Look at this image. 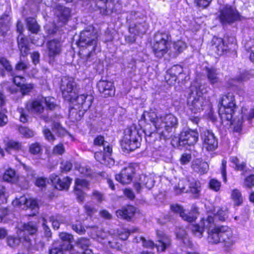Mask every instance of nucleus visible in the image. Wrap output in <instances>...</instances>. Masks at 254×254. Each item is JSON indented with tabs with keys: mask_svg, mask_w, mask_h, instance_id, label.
I'll use <instances>...</instances> for the list:
<instances>
[{
	"mask_svg": "<svg viewBox=\"0 0 254 254\" xmlns=\"http://www.w3.org/2000/svg\"><path fill=\"white\" fill-rule=\"evenodd\" d=\"M76 88V83L73 77L65 76L62 79L60 89L63 98L70 103L75 102L73 106L69 109L68 113L69 118L73 122L82 119L93 101V97L87 94L77 95Z\"/></svg>",
	"mask_w": 254,
	"mask_h": 254,
	"instance_id": "f257e3e1",
	"label": "nucleus"
},
{
	"mask_svg": "<svg viewBox=\"0 0 254 254\" xmlns=\"http://www.w3.org/2000/svg\"><path fill=\"white\" fill-rule=\"evenodd\" d=\"M98 43V36L93 28H86L82 30L76 42L80 59L85 63L93 60L96 56Z\"/></svg>",
	"mask_w": 254,
	"mask_h": 254,
	"instance_id": "f03ea898",
	"label": "nucleus"
},
{
	"mask_svg": "<svg viewBox=\"0 0 254 254\" xmlns=\"http://www.w3.org/2000/svg\"><path fill=\"white\" fill-rule=\"evenodd\" d=\"M150 121L153 123L156 133L161 139H167L171 136L170 133L175 130L178 126L177 118L171 114L164 116H159L155 111L144 112V122Z\"/></svg>",
	"mask_w": 254,
	"mask_h": 254,
	"instance_id": "7ed1b4c3",
	"label": "nucleus"
},
{
	"mask_svg": "<svg viewBox=\"0 0 254 254\" xmlns=\"http://www.w3.org/2000/svg\"><path fill=\"white\" fill-rule=\"evenodd\" d=\"M142 138L138 130L134 126L127 127L124 131V135L120 141L123 151L129 153L139 148Z\"/></svg>",
	"mask_w": 254,
	"mask_h": 254,
	"instance_id": "20e7f679",
	"label": "nucleus"
},
{
	"mask_svg": "<svg viewBox=\"0 0 254 254\" xmlns=\"http://www.w3.org/2000/svg\"><path fill=\"white\" fill-rule=\"evenodd\" d=\"M218 113L222 121H230L237 108L235 96L233 93L223 95L220 99Z\"/></svg>",
	"mask_w": 254,
	"mask_h": 254,
	"instance_id": "39448f33",
	"label": "nucleus"
},
{
	"mask_svg": "<svg viewBox=\"0 0 254 254\" xmlns=\"http://www.w3.org/2000/svg\"><path fill=\"white\" fill-rule=\"evenodd\" d=\"M205 92L201 85L191 86V91L187 98V104L190 110L193 113H199L203 110L205 100L202 95Z\"/></svg>",
	"mask_w": 254,
	"mask_h": 254,
	"instance_id": "423d86ee",
	"label": "nucleus"
},
{
	"mask_svg": "<svg viewBox=\"0 0 254 254\" xmlns=\"http://www.w3.org/2000/svg\"><path fill=\"white\" fill-rule=\"evenodd\" d=\"M198 133L196 130L187 129L181 132L179 136H174L171 144L175 148L181 149L186 145H194L198 140Z\"/></svg>",
	"mask_w": 254,
	"mask_h": 254,
	"instance_id": "0eeeda50",
	"label": "nucleus"
},
{
	"mask_svg": "<svg viewBox=\"0 0 254 254\" xmlns=\"http://www.w3.org/2000/svg\"><path fill=\"white\" fill-rule=\"evenodd\" d=\"M219 19L223 24H231L241 20L242 16L234 6L227 4L220 8Z\"/></svg>",
	"mask_w": 254,
	"mask_h": 254,
	"instance_id": "6e6552de",
	"label": "nucleus"
},
{
	"mask_svg": "<svg viewBox=\"0 0 254 254\" xmlns=\"http://www.w3.org/2000/svg\"><path fill=\"white\" fill-rule=\"evenodd\" d=\"M16 30L18 34L16 37L17 46L20 52V56L26 57L30 51L29 39L24 34V27L20 20L16 22Z\"/></svg>",
	"mask_w": 254,
	"mask_h": 254,
	"instance_id": "1a4fd4ad",
	"label": "nucleus"
},
{
	"mask_svg": "<svg viewBox=\"0 0 254 254\" xmlns=\"http://www.w3.org/2000/svg\"><path fill=\"white\" fill-rule=\"evenodd\" d=\"M215 226L214 217L209 215L206 218H203L198 224L190 225V229L192 234L196 237L200 238L205 229L211 230L210 228Z\"/></svg>",
	"mask_w": 254,
	"mask_h": 254,
	"instance_id": "9d476101",
	"label": "nucleus"
},
{
	"mask_svg": "<svg viewBox=\"0 0 254 254\" xmlns=\"http://www.w3.org/2000/svg\"><path fill=\"white\" fill-rule=\"evenodd\" d=\"M96 87L100 96L104 98L115 96L116 88L114 81L107 79H100L96 84Z\"/></svg>",
	"mask_w": 254,
	"mask_h": 254,
	"instance_id": "9b49d317",
	"label": "nucleus"
},
{
	"mask_svg": "<svg viewBox=\"0 0 254 254\" xmlns=\"http://www.w3.org/2000/svg\"><path fill=\"white\" fill-rule=\"evenodd\" d=\"M47 50L49 63L53 64L56 61V58L62 53V42L57 39L49 40L47 43Z\"/></svg>",
	"mask_w": 254,
	"mask_h": 254,
	"instance_id": "f8f14e48",
	"label": "nucleus"
},
{
	"mask_svg": "<svg viewBox=\"0 0 254 254\" xmlns=\"http://www.w3.org/2000/svg\"><path fill=\"white\" fill-rule=\"evenodd\" d=\"M49 179L53 188L60 191L68 190L72 181L69 176L61 178L56 174L51 175Z\"/></svg>",
	"mask_w": 254,
	"mask_h": 254,
	"instance_id": "ddd939ff",
	"label": "nucleus"
},
{
	"mask_svg": "<svg viewBox=\"0 0 254 254\" xmlns=\"http://www.w3.org/2000/svg\"><path fill=\"white\" fill-rule=\"evenodd\" d=\"M203 148L207 151H213L218 147V140L214 134L210 130H205L200 135Z\"/></svg>",
	"mask_w": 254,
	"mask_h": 254,
	"instance_id": "4468645a",
	"label": "nucleus"
},
{
	"mask_svg": "<svg viewBox=\"0 0 254 254\" xmlns=\"http://www.w3.org/2000/svg\"><path fill=\"white\" fill-rule=\"evenodd\" d=\"M135 173L134 167L131 165L124 167L119 174L115 176L116 180L125 185L131 183Z\"/></svg>",
	"mask_w": 254,
	"mask_h": 254,
	"instance_id": "2eb2a0df",
	"label": "nucleus"
},
{
	"mask_svg": "<svg viewBox=\"0 0 254 254\" xmlns=\"http://www.w3.org/2000/svg\"><path fill=\"white\" fill-rule=\"evenodd\" d=\"M187 183V187H181L180 184H179V188L181 192H190L195 195L194 197H197L200 190V183L195 180L192 177H188L185 181Z\"/></svg>",
	"mask_w": 254,
	"mask_h": 254,
	"instance_id": "dca6fc26",
	"label": "nucleus"
},
{
	"mask_svg": "<svg viewBox=\"0 0 254 254\" xmlns=\"http://www.w3.org/2000/svg\"><path fill=\"white\" fill-rule=\"evenodd\" d=\"M137 212V208L134 205L127 204L116 211V215L118 218L130 221L135 214Z\"/></svg>",
	"mask_w": 254,
	"mask_h": 254,
	"instance_id": "f3484780",
	"label": "nucleus"
},
{
	"mask_svg": "<svg viewBox=\"0 0 254 254\" xmlns=\"http://www.w3.org/2000/svg\"><path fill=\"white\" fill-rule=\"evenodd\" d=\"M57 22L63 27L67 24L71 17V9L62 4H58L56 7Z\"/></svg>",
	"mask_w": 254,
	"mask_h": 254,
	"instance_id": "a211bd4d",
	"label": "nucleus"
},
{
	"mask_svg": "<svg viewBox=\"0 0 254 254\" xmlns=\"http://www.w3.org/2000/svg\"><path fill=\"white\" fill-rule=\"evenodd\" d=\"M114 0H96L95 7L102 15L111 14L115 9Z\"/></svg>",
	"mask_w": 254,
	"mask_h": 254,
	"instance_id": "6ab92c4d",
	"label": "nucleus"
},
{
	"mask_svg": "<svg viewBox=\"0 0 254 254\" xmlns=\"http://www.w3.org/2000/svg\"><path fill=\"white\" fill-rule=\"evenodd\" d=\"M220 243H223L226 247L230 248L235 243L236 238L231 228L226 226H220Z\"/></svg>",
	"mask_w": 254,
	"mask_h": 254,
	"instance_id": "aec40b11",
	"label": "nucleus"
},
{
	"mask_svg": "<svg viewBox=\"0 0 254 254\" xmlns=\"http://www.w3.org/2000/svg\"><path fill=\"white\" fill-rule=\"evenodd\" d=\"M170 207L172 211L179 213L184 220L188 222H193L195 220L197 217V213L195 209L191 210L190 212L186 213L183 208L178 204L171 205Z\"/></svg>",
	"mask_w": 254,
	"mask_h": 254,
	"instance_id": "412c9836",
	"label": "nucleus"
},
{
	"mask_svg": "<svg viewBox=\"0 0 254 254\" xmlns=\"http://www.w3.org/2000/svg\"><path fill=\"white\" fill-rule=\"evenodd\" d=\"M183 71V68L180 65H174L167 70L165 75L166 82L169 85H173L177 80V76Z\"/></svg>",
	"mask_w": 254,
	"mask_h": 254,
	"instance_id": "4be33fe9",
	"label": "nucleus"
},
{
	"mask_svg": "<svg viewBox=\"0 0 254 254\" xmlns=\"http://www.w3.org/2000/svg\"><path fill=\"white\" fill-rule=\"evenodd\" d=\"M212 49L218 55H222L227 53L228 46L225 44L223 39L217 37H213L211 41Z\"/></svg>",
	"mask_w": 254,
	"mask_h": 254,
	"instance_id": "5701e85b",
	"label": "nucleus"
},
{
	"mask_svg": "<svg viewBox=\"0 0 254 254\" xmlns=\"http://www.w3.org/2000/svg\"><path fill=\"white\" fill-rule=\"evenodd\" d=\"M44 97L35 98L33 99L29 104L27 105V108L29 111L37 114H42L45 108L43 105Z\"/></svg>",
	"mask_w": 254,
	"mask_h": 254,
	"instance_id": "b1692460",
	"label": "nucleus"
},
{
	"mask_svg": "<svg viewBox=\"0 0 254 254\" xmlns=\"http://www.w3.org/2000/svg\"><path fill=\"white\" fill-rule=\"evenodd\" d=\"M156 234L158 238L159 244H156V247L158 251L164 252L170 246L171 240L162 231H157Z\"/></svg>",
	"mask_w": 254,
	"mask_h": 254,
	"instance_id": "393cba45",
	"label": "nucleus"
},
{
	"mask_svg": "<svg viewBox=\"0 0 254 254\" xmlns=\"http://www.w3.org/2000/svg\"><path fill=\"white\" fill-rule=\"evenodd\" d=\"M191 168L193 171L203 175L206 174L209 170V165L207 162L197 159L192 162Z\"/></svg>",
	"mask_w": 254,
	"mask_h": 254,
	"instance_id": "a878e982",
	"label": "nucleus"
},
{
	"mask_svg": "<svg viewBox=\"0 0 254 254\" xmlns=\"http://www.w3.org/2000/svg\"><path fill=\"white\" fill-rule=\"evenodd\" d=\"M0 76L4 77L6 75V72L10 75L12 73L14 70L10 62V61L4 57H0Z\"/></svg>",
	"mask_w": 254,
	"mask_h": 254,
	"instance_id": "bb28decb",
	"label": "nucleus"
},
{
	"mask_svg": "<svg viewBox=\"0 0 254 254\" xmlns=\"http://www.w3.org/2000/svg\"><path fill=\"white\" fill-rule=\"evenodd\" d=\"M22 142L13 139H8L5 143V151L10 153L11 151L19 152L23 150Z\"/></svg>",
	"mask_w": 254,
	"mask_h": 254,
	"instance_id": "cd10ccee",
	"label": "nucleus"
},
{
	"mask_svg": "<svg viewBox=\"0 0 254 254\" xmlns=\"http://www.w3.org/2000/svg\"><path fill=\"white\" fill-rule=\"evenodd\" d=\"M230 161L233 164V167L236 171L242 172V175H245L250 170L247 168L246 163L244 161L240 162L239 158L236 156H231Z\"/></svg>",
	"mask_w": 254,
	"mask_h": 254,
	"instance_id": "c85d7f7f",
	"label": "nucleus"
},
{
	"mask_svg": "<svg viewBox=\"0 0 254 254\" xmlns=\"http://www.w3.org/2000/svg\"><path fill=\"white\" fill-rule=\"evenodd\" d=\"M59 237L60 239L55 241L60 242V243L63 244L67 250H71L73 249V246L71 244L73 238L72 235L66 232H61L59 234Z\"/></svg>",
	"mask_w": 254,
	"mask_h": 254,
	"instance_id": "c756f323",
	"label": "nucleus"
},
{
	"mask_svg": "<svg viewBox=\"0 0 254 254\" xmlns=\"http://www.w3.org/2000/svg\"><path fill=\"white\" fill-rule=\"evenodd\" d=\"M168 42L153 43L152 50L157 57L161 58L168 51Z\"/></svg>",
	"mask_w": 254,
	"mask_h": 254,
	"instance_id": "7c9ffc66",
	"label": "nucleus"
},
{
	"mask_svg": "<svg viewBox=\"0 0 254 254\" xmlns=\"http://www.w3.org/2000/svg\"><path fill=\"white\" fill-rule=\"evenodd\" d=\"M205 72L207 79L211 84L214 85L219 82L218 72L216 68L212 67H206Z\"/></svg>",
	"mask_w": 254,
	"mask_h": 254,
	"instance_id": "2f4dec72",
	"label": "nucleus"
},
{
	"mask_svg": "<svg viewBox=\"0 0 254 254\" xmlns=\"http://www.w3.org/2000/svg\"><path fill=\"white\" fill-rule=\"evenodd\" d=\"M16 171L11 168H8L4 172L2 176V180L10 184L15 183L17 181Z\"/></svg>",
	"mask_w": 254,
	"mask_h": 254,
	"instance_id": "473e14b6",
	"label": "nucleus"
},
{
	"mask_svg": "<svg viewBox=\"0 0 254 254\" xmlns=\"http://www.w3.org/2000/svg\"><path fill=\"white\" fill-rule=\"evenodd\" d=\"M20 231V232H23L24 234L32 236L37 232L38 226L36 223L33 221H29L27 223H24L22 225Z\"/></svg>",
	"mask_w": 254,
	"mask_h": 254,
	"instance_id": "72a5a7b5",
	"label": "nucleus"
},
{
	"mask_svg": "<svg viewBox=\"0 0 254 254\" xmlns=\"http://www.w3.org/2000/svg\"><path fill=\"white\" fill-rule=\"evenodd\" d=\"M220 227H215L208 231L207 240L209 243L218 244L220 243Z\"/></svg>",
	"mask_w": 254,
	"mask_h": 254,
	"instance_id": "f704fd0d",
	"label": "nucleus"
},
{
	"mask_svg": "<svg viewBox=\"0 0 254 254\" xmlns=\"http://www.w3.org/2000/svg\"><path fill=\"white\" fill-rule=\"evenodd\" d=\"M25 22L28 30L31 33L36 34L39 32L40 27L35 18L33 17H27Z\"/></svg>",
	"mask_w": 254,
	"mask_h": 254,
	"instance_id": "c9c22d12",
	"label": "nucleus"
},
{
	"mask_svg": "<svg viewBox=\"0 0 254 254\" xmlns=\"http://www.w3.org/2000/svg\"><path fill=\"white\" fill-rule=\"evenodd\" d=\"M29 153L34 156H40L43 153V145L39 142H34L29 145Z\"/></svg>",
	"mask_w": 254,
	"mask_h": 254,
	"instance_id": "e433bc0d",
	"label": "nucleus"
},
{
	"mask_svg": "<svg viewBox=\"0 0 254 254\" xmlns=\"http://www.w3.org/2000/svg\"><path fill=\"white\" fill-rule=\"evenodd\" d=\"M60 243V242L54 241L51 248L49 249V254H63L64 251L68 250Z\"/></svg>",
	"mask_w": 254,
	"mask_h": 254,
	"instance_id": "4c0bfd02",
	"label": "nucleus"
},
{
	"mask_svg": "<svg viewBox=\"0 0 254 254\" xmlns=\"http://www.w3.org/2000/svg\"><path fill=\"white\" fill-rule=\"evenodd\" d=\"M231 198L233 200L235 206L241 205L243 202V197L242 193L237 189H234L232 190Z\"/></svg>",
	"mask_w": 254,
	"mask_h": 254,
	"instance_id": "58836bf2",
	"label": "nucleus"
},
{
	"mask_svg": "<svg viewBox=\"0 0 254 254\" xmlns=\"http://www.w3.org/2000/svg\"><path fill=\"white\" fill-rule=\"evenodd\" d=\"M18 130L23 137L29 138L34 136V131L27 127L20 125L18 127Z\"/></svg>",
	"mask_w": 254,
	"mask_h": 254,
	"instance_id": "ea45409f",
	"label": "nucleus"
},
{
	"mask_svg": "<svg viewBox=\"0 0 254 254\" xmlns=\"http://www.w3.org/2000/svg\"><path fill=\"white\" fill-rule=\"evenodd\" d=\"M30 67L29 62L28 60L25 61L19 60L15 64L14 69L17 71L26 72Z\"/></svg>",
	"mask_w": 254,
	"mask_h": 254,
	"instance_id": "a19ab883",
	"label": "nucleus"
},
{
	"mask_svg": "<svg viewBox=\"0 0 254 254\" xmlns=\"http://www.w3.org/2000/svg\"><path fill=\"white\" fill-rule=\"evenodd\" d=\"M34 84L32 83H27L24 82L19 88L22 96H25L29 94L34 88Z\"/></svg>",
	"mask_w": 254,
	"mask_h": 254,
	"instance_id": "79ce46f5",
	"label": "nucleus"
},
{
	"mask_svg": "<svg viewBox=\"0 0 254 254\" xmlns=\"http://www.w3.org/2000/svg\"><path fill=\"white\" fill-rule=\"evenodd\" d=\"M169 35L166 32H158L154 34L153 43L168 42Z\"/></svg>",
	"mask_w": 254,
	"mask_h": 254,
	"instance_id": "37998d69",
	"label": "nucleus"
},
{
	"mask_svg": "<svg viewBox=\"0 0 254 254\" xmlns=\"http://www.w3.org/2000/svg\"><path fill=\"white\" fill-rule=\"evenodd\" d=\"M72 229L79 235L84 234L86 232V229L82 222L79 220H77L74 223L71 225Z\"/></svg>",
	"mask_w": 254,
	"mask_h": 254,
	"instance_id": "c03bdc74",
	"label": "nucleus"
},
{
	"mask_svg": "<svg viewBox=\"0 0 254 254\" xmlns=\"http://www.w3.org/2000/svg\"><path fill=\"white\" fill-rule=\"evenodd\" d=\"M10 75L12 76V83L18 88H19L26 81V78L23 76L16 75L14 71Z\"/></svg>",
	"mask_w": 254,
	"mask_h": 254,
	"instance_id": "a18cd8bd",
	"label": "nucleus"
},
{
	"mask_svg": "<svg viewBox=\"0 0 254 254\" xmlns=\"http://www.w3.org/2000/svg\"><path fill=\"white\" fill-rule=\"evenodd\" d=\"M76 244L83 250L88 249L90 245V240L87 238L80 237L77 240Z\"/></svg>",
	"mask_w": 254,
	"mask_h": 254,
	"instance_id": "49530a36",
	"label": "nucleus"
},
{
	"mask_svg": "<svg viewBox=\"0 0 254 254\" xmlns=\"http://www.w3.org/2000/svg\"><path fill=\"white\" fill-rule=\"evenodd\" d=\"M21 241V238L17 236H8L6 238L7 244L11 248H15L18 246Z\"/></svg>",
	"mask_w": 254,
	"mask_h": 254,
	"instance_id": "de8ad7c7",
	"label": "nucleus"
},
{
	"mask_svg": "<svg viewBox=\"0 0 254 254\" xmlns=\"http://www.w3.org/2000/svg\"><path fill=\"white\" fill-rule=\"evenodd\" d=\"M94 157L96 160L100 163L106 165L108 164L107 162L109 159L102 151H96L94 153Z\"/></svg>",
	"mask_w": 254,
	"mask_h": 254,
	"instance_id": "09e8293b",
	"label": "nucleus"
},
{
	"mask_svg": "<svg viewBox=\"0 0 254 254\" xmlns=\"http://www.w3.org/2000/svg\"><path fill=\"white\" fill-rule=\"evenodd\" d=\"M7 15L3 14L0 16V34L4 36L6 32L9 30V26L4 19V16Z\"/></svg>",
	"mask_w": 254,
	"mask_h": 254,
	"instance_id": "8fccbe9b",
	"label": "nucleus"
},
{
	"mask_svg": "<svg viewBox=\"0 0 254 254\" xmlns=\"http://www.w3.org/2000/svg\"><path fill=\"white\" fill-rule=\"evenodd\" d=\"M43 100L48 110L53 111L57 107V105L55 102V99L53 97H44Z\"/></svg>",
	"mask_w": 254,
	"mask_h": 254,
	"instance_id": "3c124183",
	"label": "nucleus"
},
{
	"mask_svg": "<svg viewBox=\"0 0 254 254\" xmlns=\"http://www.w3.org/2000/svg\"><path fill=\"white\" fill-rule=\"evenodd\" d=\"M73 167V164L70 160L62 161L60 167L61 173H66L70 171Z\"/></svg>",
	"mask_w": 254,
	"mask_h": 254,
	"instance_id": "603ef678",
	"label": "nucleus"
},
{
	"mask_svg": "<svg viewBox=\"0 0 254 254\" xmlns=\"http://www.w3.org/2000/svg\"><path fill=\"white\" fill-rule=\"evenodd\" d=\"M48 180L47 178L44 177H37L35 179V185L39 188L43 190L47 187Z\"/></svg>",
	"mask_w": 254,
	"mask_h": 254,
	"instance_id": "864d4df0",
	"label": "nucleus"
},
{
	"mask_svg": "<svg viewBox=\"0 0 254 254\" xmlns=\"http://www.w3.org/2000/svg\"><path fill=\"white\" fill-rule=\"evenodd\" d=\"M73 191L77 201L79 203L83 202L85 200L86 193L80 189L76 188H73Z\"/></svg>",
	"mask_w": 254,
	"mask_h": 254,
	"instance_id": "5fc2aeb1",
	"label": "nucleus"
},
{
	"mask_svg": "<svg viewBox=\"0 0 254 254\" xmlns=\"http://www.w3.org/2000/svg\"><path fill=\"white\" fill-rule=\"evenodd\" d=\"M7 113L6 108H3L0 111V127H3L8 123V117L6 114Z\"/></svg>",
	"mask_w": 254,
	"mask_h": 254,
	"instance_id": "6e6d98bb",
	"label": "nucleus"
},
{
	"mask_svg": "<svg viewBox=\"0 0 254 254\" xmlns=\"http://www.w3.org/2000/svg\"><path fill=\"white\" fill-rule=\"evenodd\" d=\"M79 187L88 189L89 188V182L86 179L77 178L75 179L74 188H79Z\"/></svg>",
	"mask_w": 254,
	"mask_h": 254,
	"instance_id": "4d7b16f0",
	"label": "nucleus"
},
{
	"mask_svg": "<svg viewBox=\"0 0 254 254\" xmlns=\"http://www.w3.org/2000/svg\"><path fill=\"white\" fill-rule=\"evenodd\" d=\"M93 144L95 146L101 147L107 143V142L105 140V137L102 135H97L93 139Z\"/></svg>",
	"mask_w": 254,
	"mask_h": 254,
	"instance_id": "13d9d810",
	"label": "nucleus"
},
{
	"mask_svg": "<svg viewBox=\"0 0 254 254\" xmlns=\"http://www.w3.org/2000/svg\"><path fill=\"white\" fill-rule=\"evenodd\" d=\"M24 204L26 206L27 208H29L32 210L38 207L37 201L33 199L25 198L24 201Z\"/></svg>",
	"mask_w": 254,
	"mask_h": 254,
	"instance_id": "bf43d9fd",
	"label": "nucleus"
},
{
	"mask_svg": "<svg viewBox=\"0 0 254 254\" xmlns=\"http://www.w3.org/2000/svg\"><path fill=\"white\" fill-rule=\"evenodd\" d=\"M43 133L45 139L48 141L53 142L56 139L55 136L51 131L50 129L48 128H44L43 130Z\"/></svg>",
	"mask_w": 254,
	"mask_h": 254,
	"instance_id": "052dcab7",
	"label": "nucleus"
},
{
	"mask_svg": "<svg viewBox=\"0 0 254 254\" xmlns=\"http://www.w3.org/2000/svg\"><path fill=\"white\" fill-rule=\"evenodd\" d=\"M213 217H214V221L216 219H218L221 221H224L227 218L228 216L225 211L222 210H219L217 211V214H215Z\"/></svg>",
	"mask_w": 254,
	"mask_h": 254,
	"instance_id": "680f3d73",
	"label": "nucleus"
},
{
	"mask_svg": "<svg viewBox=\"0 0 254 254\" xmlns=\"http://www.w3.org/2000/svg\"><path fill=\"white\" fill-rule=\"evenodd\" d=\"M92 197L95 199L98 202L101 203L104 200V195L103 194L97 190H94L91 194Z\"/></svg>",
	"mask_w": 254,
	"mask_h": 254,
	"instance_id": "e2e57ef3",
	"label": "nucleus"
},
{
	"mask_svg": "<svg viewBox=\"0 0 254 254\" xmlns=\"http://www.w3.org/2000/svg\"><path fill=\"white\" fill-rule=\"evenodd\" d=\"M124 195L130 200H133L135 195L130 188H125L123 190Z\"/></svg>",
	"mask_w": 254,
	"mask_h": 254,
	"instance_id": "0e129e2a",
	"label": "nucleus"
},
{
	"mask_svg": "<svg viewBox=\"0 0 254 254\" xmlns=\"http://www.w3.org/2000/svg\"><path fill=\"white\" fill-rule=\"evenodd\" d=\"M175 50L179 53H182L187 47L186 44L183 41H179L174 44Z\"/></svg>",
	"mask_w": 254,
	"mask_h": 254,
	"instance_id": "69168bd1",
	"label": "nucleus"
},
{
	"mask_svg": "<svg viewBox=\"0 0 254 254\" xmlns=\"http://www.w3.org/2000/svg\"><path fill=\"white\" fill-rule=\"evenodd\" d=\"M53 153L58 155H63L65 152L64 144L60 143L57 144L53 148Z\"/></svg>",
	"mask_w": 254,
	"mask_h": 254,
	"instance_id": "338daca9",
	"label": "nucleus"
},
{
	"mask_svg": "<svg viewBox=\"0 0 254 254\" xmlns=\"http://www.w3.org/2000/svg\"><path fill=\"white\" fill-rule=\"evenodd\" d=\"M245 48L247 52L250 54L249 58L250 61L254 63V45L250 46L248 43L245 45Z\"/></svg>",
	"mask_w": 254,
	"mask_h": 254,
	"instance_id": "774afa93",
	"label": "nucleus"
}]
</instances>
